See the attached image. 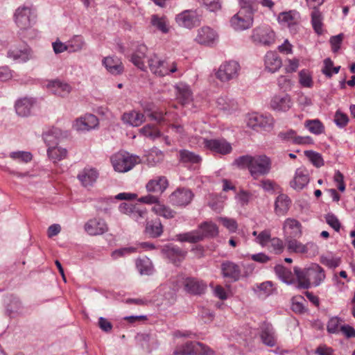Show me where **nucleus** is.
Listing matches in <instances>:
<instances>
[{
	"mask_svg": "<svg viewBox=\"0 0 355 355\" xmlns=\"http://www.w3.org/2000/svg\"><path fill=\"white\" fill-rule=\"evenodd\" d=\"M293 270L298 281V287L302 288L318 286L326 277L324 269L317 263H312L303 269L295 267Z\"/></svg>",
	"mask_w": 355,
	"mask_h": 355,
	"instance_id": "nucleus-1",
	"label": "nucleus"
},
{
	"mask_svg": "<svg viewBox=\"0 0 355 355\" xmlns=\"http://www.w3.org/2000/svg\"><path fill=\"white\" fill-rule=\"evenodd\" d=\"M13 21L20 33L31 28L37 21V14L33 6L23 4L17 8L13 13Z\"/></svg>",
	"mask_w": 355,
	"mask_h": 355,
	"instance_id": "nucleus-2",
	"label": "nucleus"
},
{
	"mask_svg": "<svg viewBox=\"0 0 355 355\" xmlns=\"http://www.w3.org/2000/svg\"><path fill=\"white\" fill-rule=\"evenodd\" d=\"M218 234V227L215 223L205 222L199 226L198 230L178 234L177 239L181 242L195 243L207 237H214Z\"/></svg>",
	"mask_w": 355,
	"mask_h": 355,
	"instance_id": "nucleus-3",
	"label": "nucleus"
},
{
	"mask_svg": "<svg viewBox=\"0 0 355 355\" xmlns=\"http://www.w3.org/2000/svg\"><path fill=\"white\" fill-rule=\"evenodd\" d=\"M148 66L151 73L159 77L166 76L171 73L178 71L177 64L175 62H168L156 54H153L148 58Z\"/></svg>",
	"mask_w": 355,
	"mask_h": 355,
	"instance_id": "nucleus-4",
	"label": "nucleus"
},
{
	"mask_svg": "<svg viewBox=\"0 0 355 355\" xmlns=\"http://www.w3.org/2000/svg\"><path fill=\"white\" fill-rule=\"evenodd\" d=\"M111 162L116 171L125 173L139 162V158L127 152H119L111 157Z\"/></svg>",
	"mask_w": 355,
	"mask_h": 355,
	"instance_id": "nucleus-5",
	"label": "nucleus"
},
{
	"mask_svg": "<svg viewBox=\"0 0 355 355\" xmlns=\"http://www.w3.org/2000/svg\"><path fill=\"white\" fill-rule=\"evenodd\" d=\"M241 66L235 60L223 62L216 70L215 76L222 83H228L236 79L239 76Z\"/></svg>",
	"mask_w": 355,
	"mask_h": 355,
	"instance_id": "nucleus-6",
	"label": "nucleus"
},
{
	"mask_svg": "<svg viewBox=\"0 0 355 355\" xmlns=\"http://www.w3.org/2000/svg\"><path fill=\"white\" fill-rule=\"evenodd\" d=\"M198 143L212 153L220 155L230 154L232 150V145L224 138L207 139L200 137Z\"/></svg>",
	"mask_w": 355,
	"mask_h": 355,
	"instance_id": "nucleus-7",
	"label": "nucleus"
},
{
	"mask_svg": "<svg viewBox=\"0 0 355 355\" xmlns=\"http://www.w3.org/2000/svg\"><path fill=\"white\" fill-rule=\"evenodd\" d=\"M214 351L201 343L187 342L177 347L173 355H213Z\"/></svg>",
	"mask_w": 355,
	"mask_h": 355,
	"instance_id": "nucleus-8",
	"label": "nucleus"
},
{
	"mask_svg": "<svg viewBox=\"0 0 355 355\" xmlns=\"http://www.w3.org/2000/svg\"><path fill=\"white\" fill-rule=\"evenodd\" d=\"M271 168L270 159L264 155H255L250 166V173L254 179L269 173Z\"/></svg>",
	"mask_w": 355,
	"mask_h": 355,
	"instance_id": "nucleus-9",
	"label": "nucleus"
},
{
	"mask_svg": "<svg viewBox=\"0 0 355 355\" xmlns=\"http://www.w3.org/2000/svg\"><path fill=\"white\" fill-rule=\"evenodd\" d=\"M251 37L254 43L266 46H270L275 42V33L267 25L260 26L254 28Z\"/></svg>",
	"mask_w": 355,
	"mask_h": 355,
	"instance_id": "nucleus-10",
	"label": "nucleus"
},
{
	"mask_svg": "<svg viewBox=\"0 0 355 355\" xmlns=\"http://www.w3.org/2000/svg\"><path fill=\"white\" fill-rule=\"evenodd\" d=\"M121 213L128 215L137 223H143L147 219V209L141 205L122 202L119 206Z\"/></svg>",
	"mask_w": 355,
	"mask_h": 355,
	"instance_id": "nucleus-11",
	"label": "nucleus"
},
{
	"mask_svg": "<svg viewBox=\"0 0 355 355\" xmlns=\"http://www.w3.org/2000/svg\"><path fill=\"white\" fill-rule=\"evenodd\" d=\"M175 21L179 26L191 29L200 24V17L197 10H186L176 15Z\"/></svg>",
	"mask_w": 355,
	"mask_h": 355,
	"instance_id": "nucleus-12",
	"label": "nucleus"
},
{
	"mask_svg": "<svg viewBox=\"0 0 355 355\" xmlns=\"http://www.w3.org/2000/svg\"><path fill=\"white\" fill-rule=\"evenodd\" d=\"M6 56L16 63H24L33 58L31 49L26 46L20 48L10 47L7 51Z\"/></svg>",
	"mask_w": 355,
	"mask_h": 355,
	"instance_id": "nucleus-13",
	"label": "nucleus"
},
{
	"mask_svg": "<svg viewBox=\"0 0 355 355\" xmlns=\"http://www.w3.org/2000/svg\"><path fill=\"white\" fill-rule=\"evenodd\" d=\"M274 119L270 115H263L258 113L250 114L247 117V125L253 129L261 128L269 129L272 127Z\"/></svg>",
	"mask_w": 355,
	"mask_h": 355,
	"instance_id": "nucleus-14",
	"label": "nucleus"
},
{
	"mask_svg": "<svg viewBox=\"0 0 355 355\" xmlns=\"http://www.w3.org/2000/svg\"><path fill=\"white\" fill-rule=\"evenodd\" d=\"M284 238H300L302 236V225L301 223L293 218H286L282 226Z\"/></svg>",
	"mask_w": 355,
	"mask_h": 355,
	"instance_id": "nucleus-15",
	"label": "nucleus"
},
{
	"mask_svg": "<svg viewBox=\"0 0 355 355\" xmlns=\"http://www.w3.org/2000/svg\"><path fill=\"white\" fill-rule=\"evenodd\" d=\"M84 230L90 236H98L107 232L108 226L104 219L93 218L85 223Z\"/></svg>",
	"mask_w": 355,
	"mask_h": 355,
	"instance_id": "nucleus-16",
	"label": "nucleus"
},
{
	"mask_svg": "<svg viewBox=\"0 0 355 355\" xmlns=\"http://www.w3.org/2000/svg\"><path fill=\"white\" fill-rule=\"evenodd\" d=\"M232 27L236 31H244L250 28L253 24V16L239 10L234 15L231 20Z\"/></svg>",
	"mask_w": 355,
	"mask_h": 355,
	"instance_id": "nucleus-17",
	"label": "nucleus"
},
{
	"mask_svg": "<svg viewBox=\"0 0 355 355\" xmlns=\"http://www.w3.org/2000/svg\"><path fill=\"white\" fill-rule=\"evenodd\" d=\"M259 336L262 343L268 346L274 347L277 344V335L272 324L263 322L259 326Z\"/></svg>",
	"mask_w": 355,
	"mask_h": 355,
	"instance_id": "nucleus-18",
	"label": "nucleus"
},
{
	"mask_svg": "<svg viewBox=\"0 0 355 355\" xmlns=\"http://www.w3.org/2000/svg\"><path fill=\"white\" fill-rule=\"evenodd\" d=\"M182 285L187 293L194 295H201L207 289V284L195 277H186L182 282Z\"/></svg>",
	"mask_w": 355,
	"mask_h": 355,
	"instance_id": "nucleus-19",
	"label": "nucleus"
},
{
	"mask_svg": "<svg viewBox=\"0 0 355 355\" xmlns=\"http://www.w3.org/2000/svg\"><path fill=\"white\" fill-rule=\"evenodd\" d=\"M193 194L191 190L185 188H179L173 192L170 197V202L175 206H186L189 204Z\"/></svg>",
	"mask_w": 355,
	"mask_h": 355,
	"instance_id": "nucleus-20",
	"label": "nucleus"
},
{
	"mask_svg": "<svg viewBox=\"0 0 355 355\" xmlns=\"http://www.w3.org/2000/svg\"><path fill=\"white\" fill-rule=\"evenodd\" d=\"M293 105L291 97L288 94H276L272 97L270 106L278 112H287Z\"/></svg>",
	"mask_w": 355,
	"mask_h": 355,
	"instance_id": "nucleus-21",
	"label": "nucleus"
},
{
	"mask_svg": "<svg viewBox=\"0 0 355 355\" xmlns=\"http://www.w3.org/2000/svg\"><path fill=\"white\" fill-rule=\"evenodd\" d=\"M98 125V118L94 114H87L77 119L73 122V127L77 131H89L97 127Z\"/></svg>",
	"mask_w": 355,
	"mask_h": 355,
	"instance_id": "nucleus-22",
	"label": "nucleus"
},
{
	"mask_svg": "<svg viewBox=\"0 0 355 355\" xmlns=\"http://www.w3.org/2000/svg\"><path fill=\"white\" fill-rule=\"evenodd\" d=\"M218 40L217 33L209 26H203L197 31L195 40L200 44L209 46Z\"/></svg>",
	"mask_w": 355,
	"mask_h": 355,
	"instance_id": "nucleus-23",
	"label": "nucleus"
},
{
	"mask_svg": "<svg viewBox=\"0 0 355 355\" xmlns=\"http://www.w3.org/2000/svg\"><path fill=\"white\" fill-rule=\"evenodd\" d=\"M309 182V176L308 171L300 167L295 171V176L290 182V186L293 189L300 191L303 189Z\"/></svg>",
	"mask_w": 355,
	"mask_h": 355,
	"instance_id": "nucleus-24",
	"label": "nucleus"
},
{
	"mask_svg": "<svg viewBox=\"0 0 355 355\" xmlns=\"http://www.w3.org/2000/svg\"><path fill=\"white\" fill-rule=\"evenodd\" d=\"M147 52L148 47L144 44H140L137 46L130 58L132 63L141 71H146L147 69L144 62Z\"/></svg>",
	"mask_w": 355,
	"mask_h": 355,
	"instance_id": "nucleus-25",
	"label": "nucleus"
},
{
	"mask_svg": "<svg viewBox=\"0 0 355 355\" xmlns=\"http://www.w3.org/2000/svg\"><path fill=\"white\" fill-rule=\"evenodd\" d=\"M264 68L268 72L275 73L282 66V60L277 53L268 51L264 56Z\"/></svg>",
	"mask_w": 355,
	"mask_h": 355,
	"instance_id": "nucleus-26",
	"label": "nucleus"
},
{
	"mask_svg": "<svg viewBox=\"0 0 355 355\" xmlns=\"http://www.w3.org/2000/svg\"><path fill=\"white\" fill-rule=\"evenodd\" d=\"M298 238H289L284 239L287 250L291 252L304 254L308 252L309 248L317 249L316 245L313 243L303 244L297 241Z\"/></svg>",
	"mask_w": 355,
	"mask_h": 355,
	"instance_id": "nucleus-27",
	"label": "nucleus"
},
{
	"mask_svg": "<svg viewBox=\"0 0 355 355\" xmlns=\"http://www.w3.org/2000/svg\"><path fill=\"white\" fill-rule=\"evenodd\" d=\"M168 187V181L165 176H157L150 180L146 184V189L149 193L162 194Z\"/></svg>",
	"mask_w": 355,
	"mask_h": 355,
	"instance_id": "nucleus-28",
	"label": "nucleus"
},
{
	"mask_svg": "<svg viewBox=\"0 0 355 355\" xmlns=\"http://www.w3.org/2000/svg\"><path fill=\"white\" fill-rule=\"evenodd\" d=\"M46 87L53 94L61 97L68 96L71 91L70 85L59 80L49 81Z\"/></svg>",
	"mask_w": 355,
	"mask_h": 355,
	"instance_id": "nucleus-29",
	"label": "nucleus"
},
{
	"mask_svg": "<svg viewBox=\"0 0 355 355\" xmlns=\"http://www.w3.org/2000/svg\"><path fill=\"white\" fill-rule=\"evenodd\" d=\"M98 172L94 168H85L78 175V179L85 187H92L96 182Z\"/></svg>",
	"mask_w": 355,
	"mask_h": 355,
	"instance_id": "nucleus-30",
	"label": "nucleus"
},
{
	"mask_svg": "<svg viewBox=\"0 0 355 355\" xmlns=\"http://www.w3.org/2000/svg\"><path fill=\"white\" fill-rule=\"evenodd\" d=\"M150 26L154 31H159L162 34H167L170 31L169 20L166 16L153 15L150 19Z\"/></svg>",
	"mask_w": 355,
	"mask_h": 355,
	"instance_id": "nucleus-31",
	"label": "nucleus"
},
{
	"mask_svg": "<svg viewBox=\"0 0 355 355\" xmlns=\"http://www.w3.org/2000/svg\"><path fill=\"white\" fill-rule=\"evenodd\" d=\"M278 21L283 26H287L291 30H295V26L300 21V15L295 10L281 12L278 16Z\"/></svg>",
	"mask_w": 355,
	"mask_h": 355,
	"instance_id": "nucleus-32",
	"label": "nucleus"
},
{
	"mask_svg": "<svg viewBox=\"0 0 355 355\" xmlns=\"http://www.w3.org/2000/svg\"><path fill=\"white\" fill-rule=\"evenodd\" d=\"M102 64L111 74L119 75L123 71V65L120 59L116 57H105L103 59Z\"/></svg>",
	"mask_w": 355,
	"mask_h": 355,
	"instance_id": "nucleus-33",
	"label": "nucleus"
},
{
	"mask_svg": "<svg viewBox=\"0 0 355 355\" xmlns=\"http://www.w3.org/2000/svg\"><path fill=\"white\" fill-rule=\"evenodd\" d=\"M221 271L223 277L234 281L239 280L241 276L240 267L232 261H224L221 264Z\"/></svg>",
	"mask_w": 355,
	"mask_h": 355,
	"instance_id": "nucleus-34",
	"label": "nucleus"
},
{
	"mask_svg": "<svg viewBox=\"0 0 355 355\" xmlns=\"http://www.w3.org/2000/svg\"><path fill=\"white\" fill-rule=\"evenodd\" d=\"M35 101L32 98H21L15 103L16 113L21 116H27L31 114Z\"/></svg>",
	"mask_w": 355,
	"mask_h": 355,
	"instance_id": "nucleus-35",
	"label": "nucleus"
},
{
	"mask_svg": "<svg viewBox=\"0 0 355 355\" xmlns=\"http://www.w3.org/2000/svg\"><path fill=\"white\" fill-rule=\"evenodd\" d=\"M166 256L175 264L184 259L187 252L174 245H167L163 250Z\"/></svg>",
	"mask_w": 355,
	"mask_h": 355,
	"instance_id": "nucleus-36",
	"label": "nucleus"
},
{
	"mask_svg": "<svg viewBox=\"0 0 355 355\" xmlns=\"http://www.w3.org/2000/svg\"><path fill=\"white\" fill-rule=\"evenodd\" d=\"M178 99L182 104L189 103L192 100V92L190 87L183 83H179L175 86Z\"/></svg>",
	"mask_w": 355,
	"mask_h": 355,
	"instance_id": "nucleus-37",
	"label": "nucleus"
},
{
	"mask_svg": "<svg viewBox=\"0 0 355 355\" xmlns=\"http://www.w3.org/2000/svg\"><path fill=\"white\" fill-rule=\"evenodd\" d=\"M67 136V132H62L58 128H53L43 135L44 142L49 147L57 144L59 139Z\"/></svg>",
	"mask_w": 355,
	"mask_h": 355,
	"instance_id": "nucleus-38",
	"label": "nucleus"
},
{
	"mask_svg": "<svg viewBox=\"0 0 355 355\" xmlns=\"http://www.w3.org/2000/svg\"><path fill=\"white\" fill-rule=\"evenodd\" d=\"M291 199L284 193L279 194L275 202V210L277 215H285L289 209Z\"/></svg>",
	"mask_w": 355,
	"mask_h": 355,
	"instance_id": "nucleus-39",
	"label": "nucleus"
},
{
	"mask_svg": "<svg viewBox=\"0 0 355 355\" xmlns=\"http://www.w3.org/2000/svg\"><path fill=\"white\" fill-rule=\"evenodd\" d=\"M122 120L125 123L137 127L144 122L145 116L142 113L133 110L124 113L122 116Z\"/></svg>",
	"mask_w": 355,
	"mask_h": 355,
	"instance_id": "nucleus-40",
	"label": "nucleus"
},
{
	"mask_svg": "<svg viewBox=\"0 0 355 355\" xmlns=\"http://www.w3.org/2000/svg\"><path fill=\"white\" fill-rule=\"evenodd\" d=\"M69 53L80 52L86 48L87 44L82 35H76L68 41Z\"/></svg>",
	"mask_w": 355,
	"mask_h": 355,
	"instance_id": "nucleus-41",
	"label": "nucleus"
},
{
	"mask_svg": "<svg viewBox=\"0 0 355 355\" xmlns=\"http://www.w3.org/2000/svg\"><path fill=\"white\" fill-rule=\"evenodd\" d=\"M146 233L150 237L156 238L159 236L163 232V226L159 219L147 223L146 226Z\"/></svg>",
	"mask_w": 355,
	"mask_h": 355,
	"instance_id": "nucleus-42",
	"label": "nucleus"
},
{
	"mask_svg": "<svg viewBox=\"0 0 355 355\" xmlns=\"http://www.w3.org/2000/svg\"><path fill=\"white\" fill-rule=\"evenodd\" d=\"M304 126L311 133L315 135L324 133L325 129L323 123L318 119L306 120Z\"/></svg>",
	"mask_w": 355,
	"mask_h": 355,
	"instance_id": "nucleus-43",
	"label": "nucleus"
},
{
	"mask_svg": "<svg viewBox=\"0 0 355 355\" xmlns=\"http://www.w3.org/2000/svg\"><path fill=\"white\" fill-rule=\"evenodd\" d=\"M240 6L239 10H243L244 12L250 15L257 10L259 4L261 3L258 0H238Z\"/></svg>",
	"mask_w": 355,
	"mask_h": 355,
	"instance_id": "nucleus-44",
	"label": "nucleus"
},
{
	"mask_svg": "<svg viewBox=\"0 0 355 355\" xmlns=\"http://www.w3.org/2000/svg\"><path fill=\"white\" fill-rule=\"evenodd\" d=\"M47 153L51 159L54 162L64 159L67 157V151L65 148L57 146L49 147Z\"/></svg>",
	"mask_w": 355,
	"mask_h": 355,
	"instance_id": "nucleus-45",
	"label": "nucleus"
},
{
	"mask_svg": "<svg viewBox=\"0 0 355 355\" xmlns=\"http://www.w3.org/2000/svg\"><path fill=\"white\" fill-rule=\"evenodd\" d=\"M152 211L157 215L162 216L166 219L173 218L175 217V211L171 209L170 207L164 205L162 203L157 204L152 208Z\"/></svg>",
	"mask_w": 355,
	"mask_h": 355,
	"instance_id": "nucleus-46",
	"label": "nucleus"
},
{
	"mask_svg": "<svg viewBox=\"0 0 355 355\" xmlns=\"http://www.w3.org/2000/svg\"><path fill=\"white\" fill-rule=\"evenodd\" d=\"M179 157L180 162L183 163L198 164L202 160L200 155L188 150H181L179 152Z\"/></svg>",
	"mask_w": 355,
	"mask_h": 355,
	"instance_id": "nucleus-47",
	"label": "nucleus"
},
{
	"mask_svg": "<svg viewBox=\"0 0 355 355\" xmlns=\"http://www.w3.org/2000/svg\"><path fill=\"white\" fill-rule=\"evenodd\" d=\"M163 159V153L157 148L151 149L146 155V162L150 166H153L157 163L161 162Z\"/></svg>",
	"mask_w": 355,
	"mask_h": 355,
	"instance_id": "nucleus-48",
	"label": "nucleus"
},
{
	"mask_svg": "<svg viewBox=\"0 0 355 355\" xmlns=\"http://www.w3.org/2000/svg\"><path fill=\"white\" fill-rule=\"evenodd\" d=\"M311 22L315 31L320 34L322 32V17L318 10L315 9L311 12Z\"/></svg>",
	"mask_w": 355,
	"mask_h": 355,
	"instance_id": "nucleus-49",
	"label": "nucleus"
},
{
	"mask_svg": "<svg viewBox=\"0 0 355 355\" xmlns=\"http://www.w3.org/2000/svg\"><path fill=\"white\" fill-rule=\"evenodd\" d=\"M277 275L286 284H291L293 280L292 272L286 268L282 266H277L275 268Z\"/></svg>",
	"mask_w": 355,
	"mask_h": 355,
	"instance_id": "nucleus-50",
	"label": "nucleus"
},
{
	"mask_svg": "<svg viewBox=\"0 0 355 355\" xmlns=\"http://www.w3.org/2000/svg\"><path fill=\"white\" fill-rule=\"evenodd\" d=\"M140 132L145 137L155 139L160 137L161 134L158 129L151 125H146L140 129Z\"/></svg>",
	"mask_w": 355,
	"mask_h": 355,
	"instance_id": "nucleus-51",
	"label": "nucleus"
},
{
	"mask_svg": "<svg viewBox=\"0 0 355 355\" xmlns=\"http://www.w3.org/2000/svg\"><path fill=\"white\" fill-rule=\"evenodd\" d=\"M299 82L302 87L311 88L313 83L311 73L306 69H303L299 73Z\"/></svg>",
	"mask_w": 355,
	"mask_h": 355,
	"instance_id": "nucleus-52",
	"label": "nucleus"
},
{
	"mask_svg": "<svg viewBox=\"0 0 355 355\" xmlns=\"http://www.w3.org/2000/svg\"><path fill=\"white\" fill-rule=\"evenodd\" d=\"M136 266L141 275H149L152 272L153 268L148 259H138Z\"/></svg>",
	"mask_w": 355,
	"mask_h": 355,
	"instance_id": "nucleus-53",
	"label": "nucleus"
},
{
	"mask_svg": "<svg viewBox=\"0 0 355 355\" xmlns=\"http://www.w3.org/2000/svg\"><path fill=\"white\" fill-rule=\"evenodd\" d=\"M304 154L315 166L319 168L324 165V161L320 154L313 150H306Z\"/></svg>",
	"mask_w": 355,
	"mask_h": 355,
	"instance_id": "nucleus-54",
	"label": "nucleus"
},
{
	"mask_svg": "<svg viewBox=\"0 0 355 355\" xmlns=\"http://www.w3.org/2000/svg\"><path fill=\"white\" fill-rule=\"evenodd\" d=\"M10 157L18 162L27 163L32 159V155L27 151H15L10 153Z\"/></svg>",
	"mask_w": 355,
	"mask_h": 355,
	"instance_id": "nucleus-55",
	"label": "nucleus"
},
{
	"mask_svg": "<svg viewBox=\"0 0 355 355\" xmlns=\"http://www.w3.org/2000/svg\"><path fill=\"white\" fill-rule=\"evenodd\" d=\"M217 107L223 110H227L233 107L234 101L228 99L226 96H220L216 99Z\"/></svg>",
	"mask_w": 355,
	"mask_h": 355,
	"instance_id": "nucleus-56",
	"label": "nucleus"
},
{
	"mask_svg": "<svg viewBox=\"0 0 355 355\" xmlns=\"http://www.w3.org/2000/svg\"><path fill=\"white\" fill-rule=\"evenodd\" d=\"M269 243L271 248V251L274 253L279 254L283 252L285 245L282 239L277 237H274L271 239Z\"/></svg>",
	"mask_w": 355,
	"mask_h": 355,
	"instance_id": "nucleus-57",
	"label": "nucleus"
},
{
	"mask_svg": "<svg viewBox=\"0 0 355 355\" xmlns=\"http://www.w3.org/2000/svg\"><path fill=\"white\" fill-rule=\"evenodd\" d=\"M271 234L270 231L268 230H265L257 235L255 241L257 243L261 245L262 247H266L268 243H270L271 240Z\"/></svg>",
	"mask_w": 355,
	"mask_h": 355,
	"instance_id": "nucleus-58",
	"label": "nucleus"
},
{
	"mask_svg": "<svg viewBox=\"0 0 355 355\" xmlns=\"http://www.w3.org/2000/svg\"><path fill=\"white\" fill-rule=\"evenodd\" d=\"M252 157L253 156L248 155L240 156L234 160V164L239 168L246 167L250 171V166L252 162Z\"/></svg>",
	"mask_w": 355,
	"mask_h": 355,
	"instance_id": "nucleus-59",
	"label": "nucleus"
},
{
	"mask_svg": "<svg viewBox=\"0 0 355 355\" xmlns=\"http://www.w3.org/2000/svg\"><path fill=\"white\" fill-rule=\"evenodd\" d=\"M218 220L230 232H235L238 228L237 223L233 218L219 217Z\"/></svg>",
	"mask_w": 355,
	"mask_h": 355,
	"instance_id": "nucleus-60",
	"label": "nucleus"
},
{
	"mask_svg": "<svg viewBox=\"0 0 355 355\" xmlns=\"http://www.w3.org/2000/svg\"><path fill=\"white\" fill-rule=\"evenodd\" d=\"M277 85L279 89L287 92L292 88V82L290 78L285 76H279L277 80Z\"/></svg>",
	"mask_w": 355,
	"mask_h": 355,
	"instance_id": "nucleus-61",
	"label": "nucleus"
},
{
	"mask_svg": "<svg viewBox=\"0 0 355 355\" xmlns=\"http://www.w3.org/2000/svg\"><path fill=\"white\" fill-rule=\"evenodd\" d=\"M340 320L338 317H333L329 319L327 325V330L330 334H336L339 331Z\"/></svg>",
	"mask_w": 355,
	"mask_h": 355,
	"instance_id": "nucleus-62",
	"label": "nucleus"
},
{
	"mask_svg": "<svg viewBox=\"0 0 355 355\" xmlns=\"http://www.w3.org/2000/svg\"><path fill=\"white\" fill-rule=\"evenodd\" d=\"M327 223L331 226L336 232H339L340 229V223L338 218L331 213H329L325 216Z\"/></svg>",
	"mask_w": 355,
	"mask_h": 355,
	"instance_id": "nucleus-63",
	"label": "nucleus"
},
{
	"mask_svg": "<svg viewBox=\"0 0 355 355\" xmlns=\"http://www.w3.org/2000/svg\"><path fill=\"white\" fill-rule=\"evenodd\" d=\"M211 12H217L221 9L220 0H198Z\"/></svg>",
	"mask_w": 355,
	"mask_h": 355,
	"instance_id": "nucleus-64",
	"label": "nucleus"
}]
</instances>
